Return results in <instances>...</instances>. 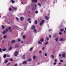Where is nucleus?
Listing matches in <instances>:
<instances>
[{
  "instance_id": "1",
  "label": "nucleus",
  "mask_w": 66,
  "mask_h": 66,
  "mask_svg": "<svg viewBox=\"0 0 66 66\" xmlns=\"http://www.w3.org/2000/svg\"><path fill=\"white\" fill-rule=\"evenodd\" d=\"M18 51H16L14 53V55L15 56H17V55H18Z\"/></svg>"
},
{
  "instance_id": "2",
  "label": "nucleus",
  "mask_w": 66,
  "mask_h": 66,
  "mask_svg": "<svg viewBox=\"0 0 66 66\" xmlns=\"http://www.w3.org/2000/svg\"><path fill=\"white\" fill-rule=\"evenodd\" d=\"M44 20H42V21L40 23V26H41V25L43 24V23H44Z\"/></svg>"
},
{
  "instance_id": "3",
  "label": "nucleus",
  "mask_w": 66,
  "mask_h": 66,
  "mask_svg": "<svg viewBox=\"0 0 66 66\" xmlns=\"http://www.w3.org/2000/svg\"><path fill=\"white\" fill-rule=\"evenodd\" d=\"M32 2H37V0H32Z\"/></svg>"
},
{
  "instance_id": "4",
  "label": "nucleus",
  "mask_w": 66,
  "mask_h": 66,
  "mask_svg": "<svg viewBox=\"0 0 66 66\" xmlns=\"http://www.w3.org/2000/svg\"><path fill=\"white\" fill-rule=\"evenodd\" d=\"M27 62L26 61H24L23 62V64H24V65H26L27 64Z\"/></svg>"
},
{
  "instance_id": "5",
  "label": "nucleus",
  "mask_w": 66,
  "mask_h": 66,
  "mask_svg": "<svg viewBox=\"0 0 66 66\" xmlns=\"http://www.w3.org/2000/svg\"><path fill=\"white\" fill-rule=\"evenodd\" d=\"M20 19L21 20H24V18L23 17H20Z\"/></svg>"
},
{
  "instance_id": "6",
  "label": "nucleus",
  "mask_w": 66,
  "mask_h": 66,
  "mask_svg": "<svg viewBox=\"0 0 66 66\" xmlns=\"http://www.w3.org/2000/svg\"><path fill=\"white\" fill-rule=\"evenodd\" d=\"M12 7V8L13 10H15V11H16V10H17V8L16 7Z\"/></svg>"
},
{
  "instance_id": "7",
  "label": "nucleus",
  "mask_w": 66,
  "mask_h": 66,
  "mask_svg": "<svg viewBox=\"0 0 66 66\" xmlns=\"http://www.w3.org/2000/svg\"><path fill=\"white\" fill-rule=\"evenodd\" d=\"M35 28V26H33L31 27V29L32 30L34 29Z\"/></svg>"
},
{
  "instance_id": "8",
  "label": "nucleus",
  "mask_w": 66,
  "mask_h": 66,
  "mask_svg": "<svg viewBox=\"0 0 66 66\" xmlns=\"http://www.w3.org/2000/svg\"><path fill=\"white\" fill-rule=\"evenodd\" d=\"M40 40L41 42H43L44 41V39L43 38H42L40 39Z\"/></svg>"
},
{
  "instance_id": "9",
  "label": "nucleus",
  "mask_w": 66,
  "mask_h": 66,
  "mask_svg": "<svg viewBox=\"0 0 66 66\" xmlns=\"http://www.w3.org/2000/svg\"><path fill=\"white\" fill-rule=\"evenodd\" d=\"M6 37H7V36H6V35H5L3 36V38L4 39H6Z\"/></svg>"
},
{
  "instance_id": "10",
  "label": "nucleus",
  "mask_w": 66,
  "mask_h": 66,
  "mask_svg": "<svg viewBox=\"0 0 66 66\" xmlns=\"http://www.w3.org/2000/svg\"><path fill=\"white\" fill-rule=\"evenodd\" d=\"M7 62H8V60H6L5 61V64H6Z\"/></svg>"
},
{
  "instance_id": "11",
  "label": "nucleus",
  "mask_w": 66,
  "mask_h": 66,
  "mask_svg": "<svg viewBox=\"0 0 66 66\" xmlns=\"http://www.w3.org/2000/svg\"><path fill=\"white\" fill-rule=\"evenodd\" d=\"M15 42H16V41H15V40H13L11 41L12 43H15Z\"/></svg>"
},
{
  "instance_id": "12",
  "label": "nucleus",
  "mask_w": 66,
  "mask_h": 66,
  "mask_svg": "<svg viewBox=\"0 0 66 66\" xmlns=\"http://www.w3.org/2000/svg\"><path fill=\"white\" fill-rule=\"evenodd\" d=\"M28 62H31V61H32V59H28Z\"/></svg>"
},
{
  "instance_id": "13",
  "label": "nucleus",
  "mask_w": 66,
  "mask_h": 66,
  "mask_svg": "<svg viewBox=\"0 0 66 66\" xmlns=\"http://www.w3.org/2000/svg\"><path fill=\"white\" fill-rule=\"evenodd\" d=\"M37 30L36 29H35L34 30V32L35 33H36Z\"/></svg>"
},
{
  "instance_id": "14",
  "label": "nucleus",
  "mask_w": 66,
  "mask_h": 66,
  "mask_svg": "<svg viewBox=\"0 0 66 66\" xmlns=\"http://www.w3.org/2000/svg\"><path fill=\"white\" fill-rule=\"evenodd\" d=\"M11 2H12V3H14L15 2V1H14V0H11Z\"/></svg>"
},
{
  "instance_id": "15",
  "label": "nucleus",
  "mask_w": 66,
  "mask_h": 66,
  "mask_svg": "<svg viewBox=\"0 0 66 66\" xmlns=\"http://www.w3.org/2000/svg\"><path fill=\"white\" fill-rule=\"evenodd\" d=\"M62 57H65V54L64 53H63L62 54Z\"/></svg>"
},
{
  "instance_id": "16",
  "label": "nucleus",
  "mask_w": 66,
  "mask_h": 66,
  "mask_svg": "<svg viewBox=\"0 0 66 66\" xmlns=\"http://www.w3.org/2000/svg\"><path fill=\"white\" fill-rule=\"evenodd\" d=\"M36 57V56H34L33 57V60H34V59H35Z\"/></svg>"
},
{
  "instance_id": "17",
  "label": "nucleus",
  "mask_w": 66,
  "mask_h": 66,
  "mask_svg": "<svg viewBox=\"0 0 66 66\" xmlns=\"http://www.w3.org/2000/svg\"><path fill=\"white\" fill-rule=\"evenodd\" d=\"M45 19H46V20H48L49 19V17L47 16H45Z\"/></svg>"
},
{
  "instance_id": "18",
  "label": "nucleus",
  "mask_w": 66,
  "mask_h": 66,
  "mask_svg": "<svg viewBox=\"0 0 66 66\" xmlns=\"http://www.w3.org/2000/svg\"><path fill=\"white\" fill-rule=\"evenodd\" d=\"M6 50V48H4L3 49V51H5Z\"/></svg>"
},
{
  "instance_id": "19",
  "label": "nucleus",
  "mask_w": 66,
  "mask_h": 66,
  "mask_svg": "<svg viewBox=\"0 0 66 66\" xmlns=\"http://www.w3.org/2000/svg\"><path fill=\"white\" fill-rule=\"evenodd\" d=\"M6 55L5 54H4L3 56L4 59H5L6 57Z\"/></svg>"
},
{
  "instance_id": "20",
  "label": "nucleus",
  "mask_w": 66,
  "mask_h": 66,
  "mask_svg": "<svg viewBox=\"0 0 66 66\" xmlns=\"http://www.w3.org/2000/svg\"><path fill=\"white\" fill-rule=\"evenodd\" d=\"M35 24H37V21L35 20Z\"/></svg>"
},
{
  "instance_id": "21",
  "label": "nucleus",
  "mask_w": 66,
  "mask_h": 66,
  "mask_svg": "<svg viewBox=\"0 0 66 66\" xmlns=\"http://www.w3.org/2000/svg\"><path fill=\"white\" fill-rule=\"evenodd\" d=\"M38 43L39 44H42V42H40V41H38Z\"/></svg>"
},
{
  "instance_id": "22",
  "label": "nucleus",
  "mask_w": 66,
  "mask_h": 66,
  "mask_svg": "<svg viewBox=\"0 0 66 66\" xmlns=\"http://www.w3.org/2000/svg\"><path fill=\"white\" fill-rule=\"evenodd\" d=\"M22 58L23 59H25V56L23 55L22 57Z\"/></svg>"
},
{
  "instance_id": "23",
  "label": "nucleus",
  "mask_w": 66,
  "mask_h": 66,
  "mask_svg": "<svg viewBox=\"0 0 66 66\" xmlns=\"http://www.w3.org/2000/svg\"><path fill=\"white\" fill-rule=\"evenodd\" d=\"M55 40L56 41H57L58 40V38L57 37L56 38H55Z\"/></svg>"
},
{
  "instance_id": "24",
  "label": "nucleus",
  "mask_w": 66,
  "mask_h": 66,
  "mask_svg": "<svg viewBox=\"0 0 66 66\" xmlns=\"http://www.w3.org/2000/svg\"><path fill=\"white\" fill-rule=\"evenodd\" d=\"M38 5L39 6H41V4L39 3H38Z\"/></svg>"
},
{
  "instance_id": "25",
  "label": "nucleus",
  "mask_w": 66,
  "mask_h": 66,
  "mask_svg": "<svg viewBox=\"0 0 66 66\" xmlns=\"http://www.w3.org/2000/svg\"><path fill=\"white\" fill-rule=\"evenodd\" d=\"M60 40L61 41H63V40H64V39L63 38H61L60 39Z\"/></svg>"
},
{
  "instance_id": "26",
  "label": "nucleus",
  "mask_w": 66,
  "mask_h": 66,
  "mask_svg": "<svg viewBox=\"0 0 66 66\" xmlns=\"http://www.w3.org/2000/svg\"><path fill=\"white\" fill-rule=\"evenodd\" d=\"M12 49V47H11L9 48V50H11Z\"/></svg>"
},
{
  "instance_id": "27",
  "label": "nucleus",
  "mask_w": 66,
  "mask_h": 66,
  "mask_svg": "<svg viewBox=\"0 0 66 66\" xmlns=\"http://www.w3.org/2000/svg\"><path fill=\"white\" fill-rule=\"evenodd\" d=\"M18 42H20V38H18Z\"/></svg>"
},
{
  "instance_id": "28",
  "label": "nucleus",
  "mask_w": 66,
  "mask_h": 66,
  "mask_svg": "<svg viewBox=\"0 0 66 66\" xmlns=\"http://www.w3.org/2000/svg\"><path fill=\"white\" fill-rule=\"evenodd\" d=\"M2 29H4V26H2Z\"/></svg>"
},
{
  "instance_id": "29",
  "label": "nucleus",
  "mask_w": 66,
  "mask_h": 66,
  "mask_svg": "<svg viewBox=\"0 0 66 66\" xmlns=\"http://www.w3.org/2000/svg\"><path fill=\"white\" fill-rule=\"evenodd\" d=\"M3 34H5V31H4L3 32Z\"/></svg>"
},
{
  "instance_id": "30",
  "label": "nucleus",
  "mask_w": 66,
  "mask_h": 66,
  "mask_svg": "<svg viewBox=\"0 0 66 66\" xmlns=\"http://www.w3.org/2000/svg\"><path fill=\"white\" fill-rule=\"evenodd\" d=\"M16 19L17 20V21H19V19H18V18L16 17Z\"/></svg>"
},
{
  "instance_id": "31",
  "label": "nucleus",
  "mask_w": 66,
  "mask_h": 66,
  "mask_svg": "<svg viewBox=\"0 0 66 66\" xmlns=\"http://www.w3.org/2000/svg\"><path fill=\"white\" fill-rule=\"evenodd\" d=\"M32 49H33V48L32 47L30 49V51H31L32 50Z\"/></svg>"
},
{
  "instance_id": "32",
  "label": "nucleus",
  "mask_w": 66,
  "mask_h": 66,
  "mask_svg": "<svg viewBox=\"0 0 66 66\" xmlns=\"http://www.w3.org/2000/svg\"><path fill=\"white\" fill-rule=\"evenodd\" d=\"M64 29H61V30H60V31H64Z\"/></svg>"
},
{
  "instance_id": "33",
  "label": "nucleus",
  "mask_w": 66,
  "mask_h": 66,
  "mask_svg": "<svg viewBox=\"0 0 66 66\" xmlns=\"http://www.w3.org/2000/svg\"><path fill=\"white\" fill-rule=\"evenodd\" d=\"M25 36L24 35H23V38H24H24H25Z\"/></svg>"
},
{
  "instance_id": "34",
  "label": "nucleus",
  "mask_w": 66,
  "mask_h": 66,
  "mask_svg": "<svg viewBox=\"0 0 66 66\" xmlns=\"http://www.w3.org/2000/svg\"><path fill=\"white\" fill-rule=\"evenodd\" d=\"M0 51L1 52H2V49L1 48H0Z\"/></svg>"
},
{
  "instance_id": "35",
  "label": "nucleus",
  "mask_w": 66,
  "mask_h": 66,
  "mask_svg": "<svg viewBox=\"0 0 66 66\" xmlns=\"http://www.w3.org/2000/svg\"><path fill=\"white\" fill-rule=\"evenodd\" d=\"M28 21H30V20H31V19L30 18L28 19Z\"/></svg>"
},
{
  "instance_id": "36",
  "label": "nucleus",
  "mask_w": 66,
  "mask_h": 66,
  "mask_svg": "<svg viewBox=\"0 0 66 66\" xmlns=\"http://www.w3.org/2000/svg\"><path fill=\"white\" fill-rule=\"evenodd\" d=\"M47 44H48V42H47L45 44V45H47Z\"/></svg>"
},
{
  "instance_id": "37",
  "label": "nucleus",
  "mask_w": 66,
  "mask_h": 66,
  "mask_svg": "<svg viewBox=\"0 0 66 66\" xmlns=\"http://www.w3.org/2000/svg\"><path fill=\"white\" fill-rule=\"evenodd\" d=\"M61 56H62V55H61V54H60L59 55V56H60V57H61Z\"/></svg>"
},
{
  "instance_id": "38",
  "label": "nucleus",
  "mask_w": 66,
  "mask_h": 66,
  "mask_svg": "<svg viewBox=\"0 0 66 66\" xmlns=\"http://www.w3.org/2000/svg\"><path fill=\"white\" fill-rule=\"evenodd\" d=\"M9 10L10 11H12V8H10L9 9Z\"/></svg>"
},
{
  "instance_id": "39",
  "label": "nucleus",
  "mask_w": 66,
  "mask_h": 66,
  "mask_svg": "<svg viewBox=\"0 0 66 66\" xmlns=\"http://www.w3.org/2000/svg\"><path fill=\"white\" fill-rule=\"evenodd\" d=\"M10 61H13V59L12 58H11L10 59Z\"/></svg>"
},
{
  "instance_id": "40",
  "label": "nucleus",
  "mask_w": 66,
  "mask_h": 66,
  "mask_svg": "<svg viewBox=\"0 0 66 66\" xmlns=\"http://www.w3.org/2000/svg\"><path fill=\"white\" fill-rule=\"evenodd\" d=\"M45 56H47V53H45Z\"/></svg>"
},
{
  "instance_id": "41",
  "label": "nucleus",
  "mask_w": 66,
  "mask_h": 66,
  "mask_svg": "<svg viewBox=\"0 0 66 66\" xmlns=\"http://www.w3.org/2000/svg\"><path fill=\"white\" fill-rule=\"evenodd\" d=\"M15 48H17L18 47V45H16L15 46Z\"/></svg>"
},
{
  "instance_id": "42",
  "label": "nucleus",
  "mask_w": 66,
  "mask_h": 66,
  "mask_svg": "<svg viewBox=\"0 0 66 66\" xmlns=\"http://www.w3.org/2000/svg\"><path fill=\"white\" fill-rule=\"evenodd\" d=\"M10 63H8L7 64V66H9V65H10Z\"/></svg>"
},
{
  "instance_id": "43",
  "label": "nucleus",
  "mask_w": 66,
  "mask_h": 66,
  "mask_svg": "<svg viewBox=\"0 0 66 66\" xmlns=\"http://www.w3.org/2000/svg\"><path fill=\"white\" fill-rule=\"evenodd\" d=\"M9 30H10V31H11V30H10V29H11V27H9Z\"/></svg>"
},
{
  "instance_id": "44",
  "label": "nucleus",
  "mask_w": 66,
  "mask_h": 66,
  "mask_svg": "<svg viewBox=\"0 0 66 66\" xmlns=\"http://www.w3.org/2000/svg\"><path fill=\"white\" fill-rule=\"evenodd\" d=\"M54 65H56V62H54Z\"/></svg>"
},
{
  "instance_id": "45",
  "label": "nucleus",
  "mask_w": 66,
  "mask_h": 66,
  "mask_svg": "<svg viewBox=\"0 0 66 66\" xmlns=\"http://www.w3.org/2000/svg\"><path fill=\"white\" fill-rule=\"evenodd\" d=\"M52 59H53V58H54V56L52 55Z\"/></svg>"
},
{
  "instance_id": "46",
  "label": "nucleus",
  "mask_w": 66,
  "mask_h": 66,
  "mask_svg": "<svg viewBox=\"0 0 66 66\" xmlns=\"http://www.w3.org/2000/svg\"><path fill=\"white\" fill-rule=\"evenodd\" d=\"M14 66H17V64H15L14 65Z\"/></svg>"
},
{
  "instance_id": "47",
  "label": "nucleus",
  "mask_w": 66,
  "mask_h": 66,
  "mask_svg": "<svg viewBox=\"0 0 66 66\" xmlns=\"http://www.w3.org/2000/svg\"><path fill=\"white\" fill-rule=\"evenodd\" d=\"M59 33V34H60V35H61V34H62V33L61 32H60Z\"/></svg>"
},
{
  "instance_id": "48",
  "label": "nucleus",
  "mask_w": 66,
  "mask_h": 66,
  "mask_svg": "<svg viewBox=\"0 0 66 66\" xmlns=\"http://www.w3.org/2000/svg\"><path fill=\"white\" fill-rule=\"evenodd\" d=\"M38 13V11H36V14H37Z\"/></svg>"
},
{
  "instance_id": "49",
  "label": "nucleus",
  "mask_w": 66,
  "mask_h": 66,
  "mask_svg": "<svg viewBox=\"0 0 66 66\" xmlns=\"http://www.w3.org/2000/svg\"><path fill=\"white\" fill-rule=\"evenodd\" d=\"M47 40H49V38L47 37Z\"/></svg>"
},
{
  "instance_id": "50",
  "label": "nucleus",
  "mask_w": 66,
  "mask_h": 66,
  "mask_svg": "<svg viewBox=\"0 0 66 66\" xmlns=\"http://www.w3.org/2000/svg\"><path fill=\"white\" fill-rule=\"evenodd\" d=\"M49 37L50 38H51V35H49Z\"/></svg>"
},
{
  "instance_id": "51",
  "label": "nucleus",
  "mask_w": 66,
  "mask_h": 66,
  "mask_svg": "<svg viewBox=\"0 0 66 66\" xmlns=\"http://www.w3.org/2000/svg\"><path fill=\"white\" fill-rule=\"evenodd\" d=\"M44 49H45V48H44V47H43V50H44Z\"/></svg>"
},
{
  "instance_id": "52",
  "label": "nucleus",
  "mask_w": 66,
  "mask_h": 66,
  "mask_svg": "<svg viewBox=\"0 0 66 66\" xmlns=\"http://www.w3.org/2000/svg\"><path fill=\"white\" fill-rule=\"evenodd\" d=\"M10 55H7V57H10Z\"/></svg>"
},
{
  "instance_id": "53",
  "label": "nucleus",
  "mask_w": 66,
  "mask_h": 66,
  "mask_svg": "<svg viewBox=\"0 0 66 66\" xmlns=\"http://www.w3.org/2000/svg\"><path fill=\"white\" fill-rule=\"evenodd\" d=\"M60 62H63V61L62 60H60Z\"/></svg>"
},
{
  "instance_id": "54",
  "label": "nucleus",
  "mask_w": 66,
  "mask_h": 66,
  "mask_svg": "<svg viewBox=\"0 0 66 66\" xmlns=\"http://www.w3.org/2000/svg\"><path fill=\"white\" fill-rule=\"evenodd\" d=\"M55 62H56L57 61V59H55Z\"/></svg>"
},
{
  "instance_id": "55",
  "label": "nucleus",
  "mask_w": 66,
  "mask_h": 66,
  "mask_svg": "<svg viewBox=\"0 0 66 66\" xmlns=\"http://www.w3.org/2000/svg\"><path fill=\"white\" fill-rule=\"evenodd\" d=\"M24 31H26V28H24Z\"/></svg>"
},
{
  "instance_id": "56",
  "label": "nucleus",
  "mask_w": 66,
  "mask_h": 66,
  "mask_svg": "<svg viewBox=\"0 0 66 66\" xmlns=\"http://www.w3.org/2000/svg\"><path fill=\"white\" fill-rule=\"evenodd\" d=\"M39 52L40 53H41V51H40Z\"/></svg>"
},
{
  "instance_id": "57",
  "label": "nucleus",
  "mask_w": 66,
  "mask_h": 66,
  "mask_svg": "<svg viewBox=\"0 0 66 66\" xmlns=\"http://www.w3.org/2000/svg\"><path fill=\"white\" fill-rule=\"evenodd\" d=\"M52 30L51 29H50L49 30V31H51Z\"/></svg>"
},
{
  "instance_id": "58",
  "label": "nucleus",
  "mask_w": 66,
  "mask_h": 66,
  "mask_svg": "<svg viewBox=\"0 0 66 66\" xmlns=\"http://www.w3.org/2000/svg\"><path fill=\"white\" fill-rule=\"evenodd\" d=\"M4 40H3L2 41V43H4Z\"/></svg>"
},
{
  "instance_id": "59",
  "label": "nucleus",
  "mask_w": 66,
  "mask_h": 66,
  "mask_svg": "<svg viewBox=\"0 0 66 66\" xmlns=\"http://www.w3.org/2000/svg\"><path fill=\"white\" fill-rule=\"evenodd\" d=\"M8 30H9V29H7V30H6V31H8Z\"/></svg>"
},
{
  "instance_id": "60",
  "label": "nucleus",
  "mask_w": 66,
  "mask_h": 66,
  "mask_svg": "<svg viewBox=\"0 0 66 66\" xmlns=\"http://www.w3.org/2000/svg\"><path fill=\"white\" fill-rule=\"evenodd\" d=\"M23 43V42H22V41L21 42V43Z\"/></svg>"
},
{
  "instance_id": "61",
  "label": "nucleus",
  "mask_w": 66,
  "mask_h": 66,
  "mask_svg": "<svg viewBox=\"0 0 66 66\" xmlns=\"http://www.w3.org/2000/svg\"><path fill=\"white\" fill-rule=\"evenodd\" d=\"M29 23H31V21H30Z\"/></svg>"
},
{
  "instance_id": "62",
  "label": "nucleus",
  "mask_w": 66,
  "mask_h": 66,
  "mask_svg": "<svg viewBox=\"0 0 66 66\" xmlns=\"http://www.w3.org/2000/svg\"><path fill=\"white\" fill-rule=\"evenodd\" d=\"M59 65H61V63H59Z\"/></svg>"
},
{
  "instance_id": "63",
  "label": "nucleus",
  "mask_w": 66,
  "mask_h": 66,
  "mask_svg": "<svg viewBox=\"0 0 66 66\" xmlns=\"http://www.w3.org/2000/svg\"><path fill=\"white\" fill-rule=\"evenodd\" d=\"M64 33H66V31H64Z\"/></svg>"
},
{
  "instance_id": "64",
  "label": "nucleus",
  "mask_w": 66,
  "mask_h": 66,
  "mask_svg": "<svg viewBox=\"0 0 66 66\" xmlns=\"http://www.w3.org/2000/svg\"><path fill=\"white\" fill-rule=\"evenodd\" d=\"M65 30L66 31V28H65Z\"/></svg>"
}]
</instances>
